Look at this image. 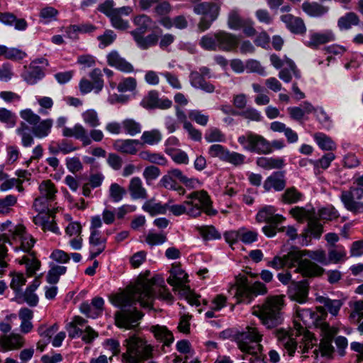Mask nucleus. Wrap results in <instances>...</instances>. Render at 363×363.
I'll return each instance as SVG.
<instances>
[{
  "label": "nucleus",
  "mask_w": 363,
  "mask_h": 363,
  "mask_svg": "<svg viewBox=\"0 0 363 363\" xmlns=\"http://www.w3.org/2000/svg\"><path fill=\"white\" fill-rule=\"evenodd\" d=\"M327 315L323 307H317L316 312L309 308H298L296 310V317L294 320V329L296 335H300V340L294 341L291 337H287L284 340V347L287 350L289 356H293L296 349H298V352L305 354L308 352V348L313 347L316 342V339L313 335L305 329L311 325H315L320 330V325L323 322L320 319Z\"/></svg>",
  "instance_id": "nucleus-1"
},
{
  "label": "nucleus",
  "mask_w": 363,
  "mask_h": 363,
  "mask_svg": "<svg viewBox=\"0 0 363 363\" xmlns=\"http://www.w3.org/2000/svg\"><path fill=\"white\" fill-rule=\"evenodd\" d=\"M155 283L153 279H140L122 293L113 295L111 302L118 307H125L139 303L143 307H150L155 298Z\"/></svg>",
  "instance_id": "nucleus-2"
},
{
  "label": "nucleus",
  "mask_w": 363,
  "mask_h": 363,
  "mask_svg": "<svg viewBox=\"0 0 363 363\" xmlns=\"http://www.w3.org/2000/svg\"><path fill=\"white\" fill-rule=\"evenodd\" d=\"M262 337L263 335L254 324L246 326L235 335V341L242 353L243 359H248L250 363H260L259 354L263 351V346L260 344Z\"/></svg>",
  "instance_id": "nucleus-3"
},
{
  "label": "nucleus",
  "mask_w": 363,
  "mask_h": 363,
  "mask_svg": "<svg viewBox=\"0 0 363 363\" xmlns=\"http://www.w3.org/2000/svg\"><path fill=\"white\" fill-rule=\"evenodd\" d=\"M284 306V296H270L266 298L262 305L254 306L251 309V313L260 320L264 326L272 329L283 323L282 309Z\"/></svg>",
  "instance_id": "nucleus-4"
},
{
  "label": "nucleus",
  "mask_w": 363,
  "mask_h": 363,
  "mask_svg": "<svg viewBox=\"0 0 363 363\" xmlns=\"http://www.w3.org/2000/svg\"><path fill=\"white\" fill-rule=\"evenodd\" d=\"M123 346L125 352L121 355L122 363H140L152 356L153 347L145 337L138 334L125 339Z\"/></svg>",
  "instance_id": "nucleus-5"
},
{
  "label": "nucleus",
  "mask_w": 363,
  "mask_h": 363,
  "mask_svg": "<svg viewBox=\"0 0 363 363\" xmlns=\"http://www.w3.org/2000/svg\"><path fill=\"white\" fill-rule=\"evenodd\" d=\"M113 0H106L98 6V10L106 15L110 20L111 26L118 30H125L129 28V22L123 16H128L133 13L130 6L116 8Z\"/></svg>",
  "instance_id": "nucleus-6"
},
{
  "label": "nucleus",
  "mask_w": 363,
  "mask_h": 363,
  "mask_svg": "<svg viewBox=\"0 0 363 363\" xmlns=\"http://www.w3.org/2000/svg\"><path fill=\"white\" fill-rule=\"evenodd\" d=\"M11 240L7 238V242L13 245L14 251L17 253L23 252L26 254L34 252L32 251L35 240L33 237L26 232L25 226L17 225L9 230Z\"/></svg>",
  "instance_id": "nucleus-7"
},
{
  "label": "nucleus",
  "mask_w": 363,
  "mask_h": 363,
  "mask_svg": "<svg viewBox=\"0 0 363 363\" xmlns=\"http://www.w3.org/2000/svg\"><path fill=\"white\" fill-rule=\"evenodd\" d=\"M220 11V6L212 1H203L194 6V12L197 15H202L198 28L203 32L211 26L212 23L218 18Z\"/></svg>",
  "instance_id": "nucleus-8"
},
{
  "label": "nucleus",
  "mask_w": 363,
  "mask_h": 363,
  "mask_svg": "<svg viewBox=\"0 0 363 363\" xmlns=\"http://www.w3.org/2000/svg\"><path fill=\"white\" fill-rule=\"evenodd\" d=\"M337 328L335 327H330L327 323H322L320 325V333L322 336L318 348L316 346L317 342L313 347H310L309 349L315 348L313 350L315 357H318V351L320 352L322 356L330 357L334 352V347L332 345V340L335 335L337 333Z\"/></svg>",
  "instance_id": "nucleus-9"
},
{
  "label": "nucleus",
  "mask_w": 363,
  "mask_h": 363,
  "mask_svg": "<svg viewBox=\"0 0 363 363\" xmlns=\"http://www.w3.org/2000/svg\"><path fill=\"white\" fill-rule=\"evenodd\" d=\"M49 65L48 60L41 57L33 60L22 74V77L28 84H35L45 76V69Z\"/></svg>",
  "instance_id": "nucleus-10"
},
{
  "label": "nucleus",
  "mask_w": 363,
  "mask_h": 363,
  "mask_svg": "<svg viewBox=\"0 0 363 363\" xmlns=\"http://www.w3.org/2000/svg\"><path fill=\"white\" fill-rule=\"evenodd\" d=\"M362 191L351 187L348 191H344L341 194L340 199L345 208L354 213H363V202L359 201L363 199Z\"/></svg>",
  "instance_id": "nucleus-11"
},
{
  "label": "nucleus",
  "mask_w": 363,
  "mask_h": 363,
  "mask_svg": "<svg viewBox=\"0 0 363 363\" xmlns=\"http://www.w3.org/2000/svg\"><path fill=\"white\" fill-rule=\"evenodd\" d=\"M186 201H191V207H197L199 210V216L203 211L209 216L215 215L216 211L211 208V201L208 193L203 190L191 193L186 196Z\"/></svg>",
  "instance_id": "nucleus-12"
},
{
  "label": "nucleus",
  "mask_w": 363,
  "mask_h": 363,
  "mask_svg": "<svg viewBox=\"0 0 363 363\" xmlns=\"http://www.w3.org/2000/svg\"><path fill=\"white\" fill-rule=\"evenodd\" d=\"M239 142L247 150L264 154L272 152L274 146L276 148L281 147L271 145L264 138H239Z\"/></svg>",
  "instance_id": "nucleus-13"
},
{
  "label": "nucleus",
  "mask_w": 363,
  "mask_h": 363,
  "mask_svg": "<svg viewBox=\"0 0 363 363\" xmlns=\"http://www.w3.org/2000/svg\"><path fill=\"white\" fill-rule=\"evenodd\" d=\"M143 314L134 309L133 311L121 310L115 315L116 324L119 328L131 329L138 325Z\"/></svg>",
  "instance_id": "nucleus-14"
},
{
  "label": "nucleus",
  "mask_w": 363,
  "mask_h": 363,
  "mask_svg": "<svg viewBox=\"0 0 363 363\" xmlns=\"http://www.w3.org/2000/svg\"><path fill=\"white\" fill-rule=\"evenodd\" d=\"M335 34L330 29L322 31H311L308 40L305 43V45L311 49L316 50L320 45L335 41Z\"/></svg>",
  "instance_id": "nucleus-15"
},
{
  "label": "nucleus",
  "mask_w": 363,
  "mask_h": 363,
  "mask_svg": "<svg viewBox=\"0 0 363 363\" xmlns=\"http://www.w3.org/2000/svg\"><path fill=\"white\" fill-rule=\"evenodd\" d=\"M19 115L23 121L17 129V133L23 136L28 135L30 132L29 125L34 128L40 123V116L30 108L20 111Z\"/></svg>",
  "instance_id": "nucleus-16"
},
{
  "label": "nucleus",
  "mask_w": 363,
  "mask_h": 363,
  "mask_svg": "<svg viewBox=\"0 0 363 363\" xmlns=\"http://www.w3.org/2000/svg\"><path fill=\"white\" fill-rule=\"evenodd\" d=\"M216 38L218 50L230 52L235 49L238 45V37L225 30L216 31Z\"/></svg>",
  "instance_id": "nucleus-17"
},
{
  "label": "nucleus",
  "mask_w": 363,
  "mask_h": 363,
  "mask_svg": "<svg viewBox=\"0 0 363 363\" xmlns=\"http://www.w3.org/2000/svg\"><path fill=\"white\" fill-rule=\"evenodd\" d=\"M236 292L235 298L238 303H250L253 299L251 288L248 284L247 278L245 276H238L236 277Z\"/></svg>",
  "instance_id": "nucleus-18"
},
{
  "label": "nucleus",
  "mask_w": 363,
  "mask_h": 363,
  "mask_svg": "<svg viewBox=\"0 0 363 363\" xmlns=\"http://www.w3.org/2000/svg\"><path fill=\"white\" fill-rule=\"evenodd\" d=\"M187 274L177 264H172L170 270V276L167 279L169 284L174 287L175 291L179 293L184 290L185 288L189 287L186 283L188 281Z\"/></svg>",
  "instance_id": "nucleus-19"
},
{
  "label": "nucleus",
  "mask_w": 363,
  "mask_h": 363,
  "mask_svg": "<svg viewBox=\"0 0 363 363\" xmlns=\"http://www.w3.org/2000/svg\"><path fill=\"white\" fill-rule=\"evenodd\" d=\"M256 220L259 223L265 222L276 225L282 223L285 218L281 215L276 213V209L274 206H267L258 211Z\"/></svg>",
  "instance_id": "nucleus-20"
},
{
  "label": "nucleus",
  "mask_w": 363,
  "mask_h": 363,
  "mask_svg": "<svg viewBox=\"0 0 363 363\" xmlns=\"http://www.w3.org/2000/svg\"><path fill=\"white\" fill-rule=\"evenodd\" d=\"M280 19L292 33L303 35L306 32V26L299 17L291 14H284L281 16Z\"/></svg>",
  "instance_id": "nucleus-21"
},
{
  "label": "nucleus",
  "mask_w": 363,
  "mask_h": 363,
  "mask_svg": "<svg viewBox=\"0 0 363 363\" xmlns=\"http://www.w3.org/2000/svg\"><path fill=\"white\" fill-rule=\"evenodd\" d=\"M23 345L24 338L19 334L11 333L0 336V347L3 351L18 350Z\"/></svg>",
  "instance_id": "nucleus-22"
},
{
  "label": "nucleus",
  "mask_w": 363,
  "mask_h": 363,
  "mask_svg": "<svg viewBox=\"0 0 363 363\" xmlns=\"http://www.w3.org/2000/svg\"><path fill=\"white\" fill-rule=\"evenodd\" d=\"M107 62L110 66L123 72L130 73L134 71L133 66L122 57L116 50H112L107 55Z\"/></svg>",
  "instance_id": "nucleus-23"
},
{
  "label": "nucleus",
  "mask_w": 363,
  "mask_h": 363,
  "mask_svg": "<svg viewBox=\"0 0 363 363\" xmlns=\"http://www.w3.org/2000/svg\"><path fill=\"white\" fill-rule=\"evenodd\" d=\"M90 255L89 259H94L106 248V239L101 236L99 230L91 231L89 237Z\"/></svg>",
  "instance_id": "nucleus-24"
},
{
  "label": "nucleus",
  "mask_w": 363,
  "mask_h": 363,
  "mask_svg": "<svg viewBox=\"0 0 363 363\" xmlns=\"http://www.w3.org/2000/svg\"><path fill=\"white\" fill-rule=\"evenodd\" d=\"M33 222L44 231H50L57 235L60 234V228L55 223L54 216L51 214H38L33 218Z\"/></svg>",
  "instance_id": "nucleus-25"
},
{
  "label": "nucleus",
  "mask_w": 363,
  "mask_h": 363,
  "mask_svg": "<svg viewBox=\"0 0 363 363\" xmlns=\"http://www.w3.org/2000/svg\"><path fill=\"white\" fill-rule=\"evenodd\" d=\"M149 330L157 340L165 346H169L174 341L172 333L165 325H154L150 327Z\"/></svg>",
  "instance_id": "nucleus-26"
},
{
  "label": "nucleus",
  "mask_w": 363,
  "mask_h": 363,
  "mask_svg": "<svg viewBox=\"0 0 363 363\" xmlns=\"http://www.w3.org/2000/svg\"><path fill=\"white\" fill-rule=\"evenodd\" d=\"M0 22L6 26H13L17 30H25L28 23L24 18H19L11 12L0 13Z\"/></svg>",
  "instance_id": "nucleus-27"
},
{
  "label": "nucleus",
  "mask_w": 363,
  "mask_h": 363,
  "mask_svg": "<svg viewBox=\"0 0 363 363\" xmlns=\"http://www.w3.org/2000/svg\"><path fill=\"white\" fill-rule=\"evenodd\" d=\"M295 272L301 274L303 277H315L321 275L323 269L309 259H304L301 261Z\"/></svg>",
  "instance_id": "nucleus-28"
},
{
  "label": "nucleus",
  "mask_w": 363,
  "mask_h": 363,
  "mask_svg": "<svg viewBox=\"0 0 363 363\" xmlns=\"http://www.w3.org/2000/svg\"><path fill=\"white\" fill-rule=\"evenodd\" d=\"M40 285V281L35 278L31 284H30L23 293L18 294V297L22 298L23 301L30 306H35L38 303V296L35 294L36 289Z\"/></svg>",
  "instance_id": "nucleus-29"
},
{
  "label": "nucleus",
  "mask_w": 363,
  "mask_h": 363,
  "mask_svg": "<svg viewBox=\"0 0 363 363\" xmlns=\"http://www.w3.org/2000/svg\"><path fill=\"white\" fill-rule=\"evenodd\" d=\"M314 111V106L308 101H304L299 106H291L287 108L290 117L295 121H301L306 114H310Z\"/></svg>",
  "instance_id": "nucleus-30"
},
{
  "label": "nucleus",
  "mask_w": 363,
  "mask_h": 363,
  "mask_svg": "<svg viewBox=\"0 0 363 363\" xmlns=\"http://www.w3.org/2000/svg\"><path fill=\"white\" fill-rule=\"evenodd\" d=\"M133 23L136 28L130 32L133 38L139 35L145 34L150 28L152 21L145 14L138 15L133 19Z\"/></svg>",
  "instance_id": "nucleus-31"
},
{
  "label": "nucleus",
  "mask_w": 363,
  "mask_h": 363,
  "mask_svg": "<svg viewBox=\"0 0 363 363\" xmlns=\"http://www.w3.org/2000/svg\"><path fill=\"white\" fill-rule=\"evenodd\" d=\"M289 296L300 303L306 301L308 287L304 282H293L289 289Z\"/></svg>",
  "instance_id": "nucleus-32"
},
{
  "label": "nucleus",
  "mask_w": 363,
  "mask_h": 363,
  "mask_svg": "<svg viewBox=\"0 0 363 363\" xmlns=\"http://www.w3.org/2000/svg\"><path fill=\"white\" fill-rule=\"evenodd\" d=\"M20 264H25L28 277L33 276L40 267V262L36 258L35 252L24 255L18 259Z\"/></svg>",
  "instance_id": "nucleus-33"
},
{
  "label": "nucleus",
  "mask_w": 363,
  "mask_h": 363,
  "mask_svg": "<svg viewBox=\"0 0 363 363\" xmlns=\"http://www.w3.org/2000/svg\"><path fill=\"white\" fill-rule=\"evenodd\" d=\"M128 191L133 199H144L147 196V191L143 186L141 179L133 177L128 184Z\"/></svg>",
  "instance_id": "nucleus-34"
},
{
  "label": "nucleus",
  "mask_w": 363,
  "mask_h": 363,
  "mask_svg": "<svg viewBox=\"0 0 363 363\" xmlns=\"http://www.w3.org/2000/svg\"><path fill=\"white\" fill-rule=\"evenodd\" d=\"M191 201H185L182 204H175L169 206V211L174 216H179L186 213L193 217L199 216V210L197 207H191Z\"/></svg>",
  "instance_id": "nucleus-35"
},
{
  "label": "nucleus",
  "mask_w": 363,
  "mask_h": 363,
  "mask_svg": "<svg viewBox=\"0 0 363 363\" xmlns=\"http://www.w3.org/2000/svg\"><path fill=\"white\" fill-rule=\"evenodd\" d=\"M141 145L142 143L138 140L130 139L117 140L114 143V147L116 150L127 154H135Z\"/></svg>",
  "instance_id": "nucleus-36"
},
{
  "label": "nucleus",
  "mask_w": 363,
  "mask_h": 363,
  "mask_svg": "<svg viewBox=\"0 0 363 363\" xmlns=\"http://www.w3.org/2000/svg\"><path fill=\"white\" fill-rule=\"evenodd\" d=\"M285 187L284 175L282 172H277L269 176L264 183V188L267 191L274 189L281 191Z\"/></svg>",
  "instance_id": "nucleus-37"
},
{
  "label": "nucleus",
  "mask_w": 363,
  "mask_h": 363,
  "mask_svg": "<svg viewBox=\"0 0 363 363\" xmlns=\"http://www.w3.org/2000/svg\"><path fill=\"white\" fill-rule=\"evenodd\" d=\"M301 8L303 11L311 17H320L326 14L329 11V7L321 5L317 2L304 1Z\"/></svg>",
  "instance_id": "nucleus-38"
},
{
  "label": "nucleus",
  "mask_w": 363,
  "mask_h": 363,
  "mask_svg": "<svg viewBox=\"0 0 363 363\" xmlns=\"http://www.w3.org/2000/svg\"><path fill=\"white\" fill-rule=\"evenodd\" d=\"M189 78L191 84L194 88L201 89L207 93H213L215 91L214 85L206 82L199 72H191Z\"/></svg>",
  "instance_id": "nucleus-39"
},
{
  "label": "nucleus",
  "mask_w": 363,
  "mask_h": 363,
  "mask_svg": "<svg viewBox=\"0 0 363 363\" xmlns=\"http://www.w3.org/2000/svg\"><path fill=\"white\" fill-rule=\"evenodd\" d=\"M270 62L276 69H280L283 66L286 65L291 69L294 77L296 78H300V72L297 69L295 63L287 57H284V59L282 60L278 55L273 54L270 56Z\"/></svg>",
  "instance_id": "nucleus-40"
},
{
  "label": "nucleus",
  "mask_w": 363,
  "mask_h": 363,
  "mask_svg": "<svg viewBox=\"0 0 363 363\" xmlns=\"http://www.w3.org/2000/svg\"><path fill=\"white\" fill-rule=\"evenodd\" d=\"M308 253V251L298 249L291 250L287 255H284L286 267L293 268L299 266L300 262L304 260L303 257Z\"/></svg>",
  "instance_id": "nucleus-41"
},
{
  "label": "nucleus",
  "mask_w": 363,
  "mask_h": 363,
  "mask_svg": "<svg viewBox=\"0 0 363 363\" xmlns=\"http://www.w3.org/2000/svg\"><path fill=\"white\" fill-rule=\"evenodd\" d=\"M38 191L40 196L51 201L55 200L56 194L57 193V189L55 184L50 179L41 182L38 186Z\"/></svg>",
  "instance_id": "nucleus-42"
},
{
  "label": "nucleus",
  "mask_w": 363,
  "mask_h": 363,
  "mask_svg": "<svg viewBox=\"0 0 363 363\" xmlns=\"http://www.w3.org/2000/svg\"><path fill=\"white\" fill-rule=\"evenodd\" d=\"M0 57L10 60H20L26 57V52L17 48L0 45Z\"/></svg>",
  "instance_id": "nucleus-43"
},
{
  "label": "nucleus",
  "mask_w": 363,
  "mask_h": 363,
  "mask_svg": "<svg viewBox=\"0 0 363 363\" xmlns=\"http://www.w3.org/2000/svg\"><path fill=\"white\" fill-rule=\"evenodd\" d=\"M17 202V196L13 194H8L0 198V215H8L11 213Z\"/></svg>",
  "instance_id": "nucleus-44"
},
{
  "label": "nucleus",
  "mask_w": 363,
  "mask_h": 363,
  "mask_svg": "<svg viewBox=\"0 0 363 363\" xmlns=\"http://www.w3.org/2000/svg\"><path fill=\"white\" fill-rule=\"evenodd\" d=\"M133 40L138 48L142 50H147L157 43L158 36L155 33H150L147 36H144V34H141L133 38Z\"/></svg>",
  "instance_id": "nucleus-45"
},
{
  "label": "nucleus",
  "mask_w": 363,
  "mask_h": 363,
  "mask_svg": "<svg viewBox=\"0 0 363 363\" xmlns=\"http://www.w3.org/2000/svg\"><path fill=\"white\" fill-rule=\"evenodd\" d=\"M359 23L358 16L354 12L347 13L337 21V26L340 30H348L352 26H357Z\"/></svg>",
  "instance_id": "nucleus-46"
},
{
  "label": "nucleus",
  "mask_w": 363,
  "mask_h": 363,
  "mask_svg": "<svg viewBox=\"0 0 363 363\" xmlns=\"http://www.w3.org/2000/svg\"><path fill=\"white\" fill-rule=\"evenodd\" d=\"M245 20L241 17L239 9H233L228 13L227 24L230 29L238 30L241 29Z\"/></svg>",
  "instance_id": "nucleus-47"
},
{
  "label": "nucleus",
  "mask_w": 363,
  "mask_h": 363,
  "mask_svg": "<svg viewBox=\"0 0 363 363\" xmlns=\"http://www.w3.org/2000/svg\"><path fill=\"white\" fill-rule=\"evenodd\" d=\"M10 277L11 278L10 282L11 289H12L16 294H20L22 286L26 283L25 275L21 272H11Z\"/></svg>",
  "instance_id": "nucleus-48"
},
{
  "label": "nucleus",
  "mask_w": 363,
  "mask_h": 363,
  "mask_svg": "<svg viewBox=\"0 0 363 363\" xmlns=\"http://www.w3.org/2000/svg\"><path fill=\"white\" fill-rule=\"evenodd\" d=\"M123 129L125 133L130 135L140 134L142 132L141 124L133 118H126L122 121Z\"/></svg>",
  "instance_id": "nucleus-49"
},
{
  "label": "nucleus",
  "mask_w": 363,
  "mask_h": 363,
  "mask_svg": "<svg viewBox=\"0 0 363 363\" xmlns=\"http://www.w3.org/2000/svg\"><path fill=\"white\" fill-rule=\"evenodd\" d=\"M20 181L16 179L15 177H11L3 170H0V191H6L13 187L17 189V185Z\"/></svg>",
  "instance_id": "nucleus-50"
},
{
  "label": "nucleus",
  "mask_w": 363,
  "mask_h": 363,
  "mask_svg": "<svg viewBox=\"0 0 363 363\" xmlns=\"http://www.w3.org/2000/svg\"><path fill=\"white\" fill-rule=\"evenodd\" d=\"M125 194V189L117 183H112L109 186L108 197L113 202H120Z\"/></svg>",
  "instance_id": "nucleus-51"
},
{
  "label": "nucleus",
  "mask_w": 363,
  "mask_h": 363,
  "mask_svg": "<svg viewBox=\"0 0 363 363\" xmlns=\"http://www.w3.org/2000/svg\"><path fill=\"white\" fill-rule=\"evenodd\" d=\"M143 209L147 212L151 216L157 214H164L166 213V206H162L160 203H156L154 200L150 199L147 201L143 205Z\"/></svg>",
  "instance_id": "nucleus-52"
},
{
  "label": "nucleus",
  "mask_w": 363,
  "mask_h": 363,
  "mask_svg": "<svg viewBox=\"0 0 363 363\" xmlns=\"http://www.w3.org/2000/svg\"><path fill=\"white\" fill-rule=\"evenodd\" d=\"M313 113L315 114L318 122L326 129H330L333 126V121L330 116L326 113L323 107H314Z\"/></svg>",
  "instance_id": "nucleus-53"
},
{
  "label": "nucleus",
  "mask_w": 363,
  "mask_h": 363,
  "mask_svg": "<svg viewBox=\"0 0 363 363\" xmlns=\"http://www.w3.org/2000/svg\"><path fill=\"white\" fill-rule=\"evenodd\" d=\"M200 46L208 51H216L217 43H216V32L212 33L206 34L202 36L199 41Z\"/></svg>",
  "instance_id": "nucleus-54"
},
{
  "label": "nucleus",
  "mask_w": 363,
  "mask_h": 363,
  "mask_svg": "<svg viewBox=\"0 0 363 363\" xmlns=\"http://www.w3.org/2000/svg\"><path fill=\"white\" fill-rule=\"evenodd\" d=\"M257 164L264 169H279L283 167L284 161L282 159H273L267 157H259L257 160Z\"/></svg>",
  "instance_id": "nucleus-55"
},
{
  "label": "nucleus",
  "mask_w": 363,
  "mask_h": 363,
  "mask_svg": "<svg viewBox=\"0 0 363 363\" xmlns=\"http://www.w3.org/2000/svg\"><path fill=\"white\" fill-rule=\"evenodd\" d=\"M176 115L177 118L184 123V128L191 136H199L201 135L196 129L194 128L192 124L186 121V116L184 112L178 106H176Z\"/></svg>",
  "instance_id": "nucleus-56"
},
{
  "label": "nucleus",
  "mask_w": 363,
  "mask_h": 363,
  "mask_svg": "<svg viewBox=\"0 0 363 363\" xmlns=\"http://www.w3.org/2000/svg\"><path fill=\"white\" fill-rule=\"evenodd\" d=\"M318 301L323 303L325 307L333 315H337L340 308L342 306V303L340 300H331L325 297H319Z\"/></svg>",
  "instance_id": "nucleus-57"
},
{
  "label": "nucleus",
  "mask_w": 363,
  "mask_h": 363,
  "mask_svg": "<svg viewBox=\"0 0 363 363\" xmlns=\"http://www.w3.org/2000/svg\"><path fill=\"white\" fill-rule=\"evenodd\" d=\"M289 213L294 218L301 223L306 219L309 221L313 215V212L311 211L298 206L291 208Z\"/></svg>",
  "instance_id": "nucleus-58"
},
{
  "label": "nucleus",
  "mask_w": 363,
  "mask_h": 363,
  "mask_svg": "<svg viewBox=\"0 0 363 363\" xmlns=\"http://www.w3.org/2000/svg\"><path fill=\"white\" fill-rule=\"evenodd\" d=\"M16 121L15 113L6 108H0V122L6 124L7 127L13 128L16 125Z\"/></svg>",
  "instance_id": "nucleus-59"
},
{
  "label": "nucleus",
  "mask_w": 363,
  "mask_h": 363,
  "mask_svg": "<svg viewBox=\"0 0 363 363\" xmlns=\"http://www.w3.org/2000/svg\"><path fill=\"white\" fill-rule=\"evenodd\" d=\"M58 15V11L52 6H45L43 8L39 13L40 21L43 23H48L56 20Z\"/></svg>",
  "instance_id": "nucleus-60"
},
{
  "label": "nucleus",
  "mask_w": 363,
  "mask_h": 363,
  "mask_svg": "<svg viewBox=\"0 0 363 363\" xmlns=\"http://www.w3.org/2000/svg\"><path fill=\"white\" fill-rule=\"evenodd\" d=\"M82 118L84 123L91 128L96 127L100 123L97 113L92 108L84 111Z\"/></svg>",
  "instance_id": "nucleus-61"
},
{
  "label": "nucleus",
  "mask_w": 363,
  "mask_h": 363,
  "mask_svg": "<svg viewBox=\"0 0 363 363\" xmlns=\"http://www.w3.org/2000/svg\"><path fill=\"white\" fill-rule=\"evenodd\" d=\"M346 257V251L344 247L337 246L329 250L328 262L338 263L343 261Z\"/></svg>",
  "instance_id": "nucleus-62"
},
{
  "label": "nucleus",
  "mask_w": 363,
  "mask_h": 363,
  "mask_svg": "<svg viewBox=\"0 0 363 363\" xmlns=\"http://www.w3.org/2000/svg\"><path fill=\"white\" fill-rule=\"evenodd\" d=\"M198 230L205 240H216L220 238V234L212 225L199 227L198 228Z\"/></svg>",
  "instance_id": "nucleus-63"
},
{
  "label": "nucleus",
  "mask_w": 363,
  "mask_h": 363,
  "mask_svg": "<svg viewBox=\"0 0 363 363\" xmlns=\"http://www.w3.org/2000/svg\"><path fill=\"white\" fill-rule=\"evenodd\" d=\"M302 198V194L295 188H289L285 191L281 196L282 201L286 203H294Z\"/></svg>",
  "instance_id": "nucleus-64"
}]
</instances>
